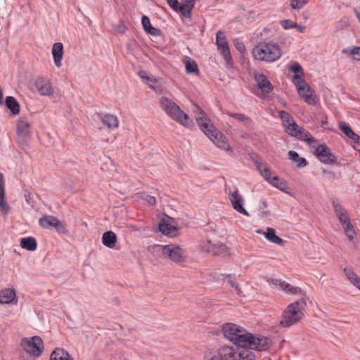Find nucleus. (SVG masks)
<instances>
[{
    "label": "nucleus",
    "mask_w": 360,
    "mask_h": 360,
    "mask_svg": "<svg viewBox=\"0 0 360 360\" xmlns=\"http://www.w3.org/2000/svg\"><path fill=\"white\" fill-rule=\"evenodd\" d=\"M0 209L4 216H7L10 211V206L8 205L6 198H0Z\"/></svg>",
    "instance_id": "45"
},
{
    "label": "nucleus",
    "mask_w": 360,
    "mask_h": 360,
    "mask_svg": "<svg viewBox=\"0 0 360 360\" xmlns=\"http://www.w3.org/2000/svg\"><path fill=\"white\" fill-rule=\"evenodd\" d=\"M50 360H73V359L64 349L56 348L51 352Z\"/></svg>",
    "instance_id": "23"
},
{
    "label": "nucleus",
    "mask_w": 360,
    "mask_h": 360,
    "mask_svg": "<svg viewBox=\"0 0 360 360\" xmlns=\"http://www.w3.org/2000/svg\"><path fill=\"white\" fill-rule=\"evenodd\" d=\"M352 283L360 290V278L359 276Z\"/></svg>",
    "instance_id": "60"
},
{
    "label": "nucleus",
    "mask_w": 360,
    "mask_h": 360,
    "mask_svg": "<svg viewBox=\"0 0 360 360\" xmlns=\"http://www.w3.org/2000/svg\"><path fill=\"white\" fill-rule=\"evenodd\" d=\"M237 360H255V355L249 346H237Z\"/></svg>",
    "instance_id": "19"
},
{
    "label": "nucleus",
    "mask_w": 360,
    "mask_h": 360,
    "mask_svg": "<svg viewBox=\"0 0 360 360\" xmlns=\"http://www.w3.org/2000/svg\"><path fill=\"white\" fill-rule=\"evenodd\" d=\"M322 174L328 180H333L336 179L335 174L332 171L323 169Z\"/></svg>",
    "instance_id": "52"
},
{
    "label": "nucleus",
    "mask_w": 360,
    "mask_h": 360,
    "mask_svg": "<svg viewBox=\"0 0 360 360\" xmlns=\"http://www.w3.org/2000/svg\"><path fill=\"white\" fill-rule=\"evenodd\" d=\"M54 228L56 229V231L60 234L66 235L68 233V231L66 229L65 223L58 219L55 223Z\"/></svg>",
    "instance_id": "42"
},
{
    "label": "nucleus",
    "mask_w": 360,
    "mask_h": 360,
    "mask_svg": "<svg viewBox=\"0 0 360 360\" xmlns=\"http://www.w3.org/2000/svg\"><path fill=\"white\" fill-rule=\"evenodd\" d=\"M297 92L305 103L309 105L316 104V96L314 94V91L311 89L309 86Z\"/></svg>",
    "instance_id": "21"
},
{
    "label": "nucleus",
    "mask_w": 360,
    "mask_h": 360,
    "mask_svg": "<svg viewBox=\"0 0 360 360\" xmlns=\"http://www.w3.org/2000/svg\"><path fill=\"white\" fill-rule=\"evenodd\" d=\"M145 200L151 205H153L156 203V199L154 196L147 195L145 198Z\"/></svg>",
    "instance_id": "57"
},
{
    "label": "nucleus",
    "mask_w": 360,
    "mask_h": 360,
    "mask_svg": "<svg viewBox=\"0 0 360 360\" xmlns=\"http://www.w3.org/2000/svg\"><path fill=\"white\" fill-rule=\"evenodd\" d=\"M57 220V217L52 215H48L40 218L39 220V224L41 227L48 229L51 226L54 227L55 223Z\"/></svg>",
    "instance_id": "30"
},
{
    "label": "nucleus",
    "mask_w": 360,
    "mask_h": 360,
    "mask_svg": "<svg viewBox=\"0 0 360 360\" xmlns=\"http://www.w3.org/2000/svg\"><path fill=\"white\" fill-rule=\"evenodd\" d=\"M219 357L221 360H237L238 347L224 346L221 347L218 352Z\"/></svg>",
    "instance_id": "15"
},
{
    "label": "nucleus",
    "mask_w": 360,
    "mask_h": 360,
    "mask_svg": "<svg viewBox=\"0 0 360 360\" xmlns=\"http://www.w3.org/2000/svg\"><path fill=\"white\" fill-rule=\"evenodd\" d=\"M288 69L296 75H304L303 68L296 61H292L288 64Z\"/></svg>",
    "instance_id": "40"
},
{
    "label": "nucleus",
    "mask_w": 360,
    "mask_h": 360,
    "mask_svg": "<svg viewBox=\"0 0 360 360\" xmlns=\"http://www.w3.org/2000/svg\"><path fill=\"white\" fill-rule=\"evenodd\" d=\"M281 25L285 30H288L294 27H297V23L294 22L291 20H283L281 21Z\"/></svg>",
    "instance_id": "48"
},
{
    "label": "nucleus",
    "mask_w": 360,
    "mask_h": 360,
    "mask_svg": "<svg viewBox=\"0 0 360 360\" xmlns=\"http://www.w3.org/2000/svg\"><path fill=\"white\" fill-rule=\"evenodd\" d=\"M201 247L203 250H205L207 252H211L214 255L218 254V251L216 250L217 248H219V249H222V250H224L225 248V245L221 243L219 245H215V244L212 243L210 241H207L204 245H201Z\"/></svg>",
    "instance_id": "33"
},
{
    "label": "nucleus",
    "mask_w": 360,
    "mask_h": 360,
    "mask_svg": "<svg viewBox=\"0 0 360 360\" xmlns=\"http://www.w3.org/2000/svg\"><path fill=\"white\" fill-rule=\"evenodd\" d=\"M97 117L101 120L102 124L110 129H115L119 126V121L117 116L107 113L103 115L101 113L97 112Z\"/></svg>",
    "instance_id": "14"
},
{
    "label": "nucleus",
    "mask_w": 360,
    "mask_h": 360,
    "mask_svg": "<svg viewBox=\"0 0 360 360\" xmlns=\"http://www.w3.org/2000/svg\"><path fill=\"white\" fill-rule=\"evenodd\" d=\"M21 347L29 354L35 357H39L44 350L42 339L37 335L32 338H24L21 340Z\"/></svg>",
    "instance_id": "8"
},
{
    "label": "nucleus",
    "mask_w": 360,
    "mask_h": 360,
    "mask_svg": "<svg viewBox=\"0 0 360 360\" xmlns=\"http://www.w3.org/2000/svg\"><path fill=\"white\" fill-rule=\"evenodd\" d=\"M16 297V292L14 289L4 288L0 290V304H8L13 302Z\"/></svg>",
    "instance_id": "17"
},
{
    "label": "nucleus",
    "mask_w": 360,
    "mask_h": 360,
    "mask_svg": "<svg viewBox=\"0 0 360 360\" xmlns=\"http://www.w3.org/2000/svg\"><path fill=\"white\" fill-rule=\"evenodd\" d=\"M5 105L9 109L12 115H16L20 112V104L18 101L11 96H6L5 99Z\"/></svg>",
    "instance_id": "24"
},
{
    "label": "nucleus",
    "mask_w": 360,
    "mask_h": 360,
    "mask_svg": "<svg viewBox=\"0 0 360 360\" xmlns=\"http://www.w3.org/2000/svg\"><path fill=\"white\" fill-rule=\"evenodd\" d=\"M342 53L352 56L354 60H360V46H352L345 49Z\"/></svg>",
    "instance_id": "34"
},
{
    "label": "nucleus",
    "mask_w": 360,
    "mask_h": 360,
    "mask_svg": "<svg viewBox=\"0 0 360 360\" xmlns=\"http://www.w3.org/2000/svg\"><path fill=\"white\" fill-rule=\"evenodd\" d=\"M210 360H221L219 356H214Z\"/></svg>",
    "instance_id": "61"
},
{
    "label": "nucleus",
    "mask_w": 360,
    "mask_h": 360,
    "mask_svg": "<svg viewBox=\"0 0 360 360\" xmlns=\"http://www.w3.org/2000/svg\"><path fill=\"white\" fill-rule=\"evenodd\" d=\"M288 158L290 160H292L293 162H297L298 158H300L299 154L294 150H290L288 152Z\"/></svg>",
    "instance_id": "56"
},
{
    "label": "nucleus",
    "mask_w": 360,
    "mask_h": 360,
    "mask_svg": "<svg viewBox=\"0 0 360 360\" xmlns=\"http://www.w3.org/2000/svg\"><path fill=\"white\" fill-rule=\"evenodd\" d=\"M227 115L229 117L236 119L238 122H243V123H245L246 124H250L252 122V120H251L250 117H248L245 115L242 114V113L228 112Z\"/></svg>",
    "instance_id": "36"
},
{
    "label": "nucleus",
    "mask_w": 360,
    "mask_h": 360,
    "mask_svg": "<svg viewBox=\"0 0 360 360\" xmlns=\"http://www.w3.org/2000/svg\"><path fill=\"white\" fill-rule=\"evenodd\" d=\"M227 277L229 278L228 282L229 283L231 286L234 288L238 291V292L239 293L240 291L239 284L235 281V279H233L231 278V274H228Z\"/></svg>",
    "instance_id": "53"
},
{
    "label": "nucleus",
    "mask_w": 360,
    "mask_h": 360,
    "mask_svg": "<svg viewBox=\"0 0 360 360\" xmlns=\"http://www.w3.org/2000/svg\"><path fill=\"white\" fill-rule=\"evenodd\" d=\"M304 75H295L292 77V82L295 85L297 91L303 90V89L308 87V84L303 78Z\"/></svg>",
    "instance_id": "32"
},
{
    "label": "nucleus",
    "mask_w": 360,
    "mask_h": 360,
    "mask_svg": "<svg viewBox=\"0 0 360 360\" xmlns=\"http://www.w3.org/2000/svg\"><path fill=\"white\" fill-rule=\"evenodd\" d=\"M297 27H294L295 29H296L300 33H304L305 32V30H306V27L304 26V25H298L297 23Z\"/></svg>",
    "instance_id": "59"
},
{
    "label": "nucleus",
    "mask_w": 360,
    "mask_h": 360,
    "mask_svg": "<svg viewBox=\"0 0 360 360\" xmlns=\"http://www.w3.org/2000/svg\"><path fill=\"white\" fill-rule=\"evenodd\" d=\"M337 217H338L340 224H342V228H344L345 226H350V224H352L349 217L348 216V214L346 212H345L344 214H340Z\"/></svg>",
    "instance_id": "44"
},
{
    "label": "nucleus",
    "mask_w": 360,
    "mask_h": 360,
    "mask_svg": "<svg viewBox=\"0 0 360 360\" xmlns=\"http://www.w3.org/2000/svg\"><path fill=\"white\" fill-rule=\"evenodd\" d=\"M216 44L224 60L229 62L231 60V55L228 45L227 39L223 32L219 30L216 34Z\"/></svg>",
    "instance_id": "11"
},
{
    "label": "nucleus",
    "mask_w": 360,
    "mask_h": 360,
    "mask_svg": "<svg viewBox=\"0 0 360 360\" xmlns=\"http://www.w3.org/2000/svg\"><path fill=\"white\" fill-rule=\"evenodd\" d=\"M295 138L301 141H307L309 143L315 141L314 138L303 127H300L298 131H297Z\"/></svg>",
    "instance_id": "31"
},
{
    "label": "nucleus",
    "mask_w": 360,
    "mask_h": 360,
    "mask_svg": "<svg viewBox=\"0 0 360 360\" xmlns=\"http://www.w3.org/2000/svg\"><path fill=\"white\" fill-rule=\"evenodd\" d=\"M221 331L224 338L236 346H249L250 349L263 352L268 350L271 345L269 338L262 335H254L244 328L233 323L223 324Z\"/></svg>",
    "instance_id": "1"
},
{
    "label": "nucleus",
    "mask_w": 360,
    "mask_h": 360,
    "mask_svg": "<svg viewBox=\"0 0 360 360\" xmlns=\"http://www.w3.org/2000/svg\"><path fill=\"white\" fill-rule=\"evenodd\" d=\"M307 3V0H290V6L292 9H300Z\"/></svg>",
    "instance_id": "47"
},
{
    "label": "nucleus",
    "mask_w": 360,
    "mask_h": 360,
    "mask_svg": "<svg viewBox=\"0 0 360 360\" xmlns=\"http://www.w3.org/2000/svg\"><path fill=\"white\" fill-rule=\"evenodd\" d=\"M300 128V127L295 122H292L291 124H285V131L290 136L295 137Z\"/></svg>",
    "instance_id": "38"
},
{
    "label": "nucleus",
    "mask_w": 360,
    "mask_h": 360,
    "mask_svg": "<svg viewBox=\"0 0 360 360\" xmlns=\"http://www.w3.org/2000/svg\"><path fill=\"white\" fill-rule=\"evenodd\" d=\"M264 235L265 238L271 243H276L281 246H283L285 244V240L276 235L275 230L272 228H267L266 231L264 232Z\"/></svg>",
    "instance_id": "25"
},
{
    "label": "nucleus",
    "mask_w": 360,
    "mask_h": 360,
    "mask_svg": "<svg viewBox=\"0 0 360 360\" xmlns=\"http://www.w3.org/2000/svg\"><path fill=\"white\" fill-rule=\"evenodd\" d=\"M269 184L272 185L274 187L284 192H286V189L288 188V186L285 181L281 180L278 177V180L271 181Z\"/></svg>",
    "instance_id": "39"
},
{
    "label": "nucleus",
    "mask_w": 360,
    "mask_h": 360,
    "mask_svg": "<svg viewBox=\"0 0 360 360\" xmlns=\"http://www.w3.org/2000/svg\"><path fill=\"white\" fill-rule=\"evenodd\" d=\"M36 86L38 92L41 96H51L53 93V89L50 82L49 81H37Z\"/></svg>",
    "instance_id": "18"
},
{
    "label": "nucleus",
    "mask_w": 360,
    "mask_h": 360,
    "mask_svg": "<svg viewBox=\"0 0 360 360\" xmlns=\"http://www.w3.org/2000/svg\"><path fill=\"white\" fill-rule=\"evenodd\" d=\"M5 198L6 194H5V188H4V184L3 180V176L1 174H0V198Z\"/></svg>",
    "instance_id": "54"
},
{
    "label": "nucleus",
    "mask_w": 360,
    "mask_h": 360,
    "mask_svg": "<svg viewBox=\"0 0 360 360\" xmlns=\"http://www.w3.org/2000/svg\"><path fill=\"white\" fill-rule=\"evenodd\" d=\"M340 130L349 139L357 142L359 139V136L354 133L351 127L345 122H342L339 124Z\"/></svg>",
    "instance_id": "28"
},
{
    "label": "nucleus",
    "mask_w": 360,
    "mask_h": 360,
    "mask_svg": "<svg viewBox=\"0 0 360 360\" xmlns=\"http://www.w3.org/2000/svg\"><path fill=\"white\" fill-rule=\"evenodd\" d=\"M281 288L287 293L292 294V295H298L301 293L302 290L298 287H295L290 285L288 283H286L285 281H283V283H281Z\"/></svg>",
    "instance_id": "35"
},
{
    "label": "nucleus",
    "mask_w": 360,
    "mask_h": 360,
    "mask_svg": "<svg viewBox=\"0 0 360 360\" xmlns=\"http://www.w3.org/2000/svg\"><path fill=\"white\" fill-rule=\"evenodd\" d=\"M314 155H315L322 163L326 165L335 164L337 160L335 155L332 153L329 147L325 143L319 144L316 147Z\"/></svg>",
    "instance_id": "10"
},
{
    "label": "nucleus",
    "mask_w": 360,
    "mask_h": 360,
    "mask_svg": "<svg viewBox=\"0 0 360 360\" xmlns=\"http://www.w3.org/2000/svg\"><path fill=\"white\" fill-rule=\"evenodd\" d=\"M279 115H280L281 119L283 121V124L284 128H285V124H291V122H295L293 120L292 117L288 112H285L284 110H281L279 112Z\"/></svg>",
    "instance_id": "41"
},
{
    "label": "nucleus",
    "mask_w": 360,
    "mask_h": 360,
    "mask_svg": "<svg viewBox=\"0 0 360 360\" xmlns=\"http://www.w3.org/2000/svg\"><path fill=\"white\" fill-rule=\"evenodd\" d=\"M269 283H272V284H274V285H278L281 287V283H283V281H281V280L279 279H274V278H269L268 279L267 281Z\"/></svg>",
    "instance_id": "58"
},
{
    "label": "nucleus",
    "mask_w": 360,
    "mask_h": 360,
    "mask_svg": "<svg viewBox=\"0 0 360 360\" xmlns=\"http://www.w3.org/2000/svg\"><path fill=\"white\" fill-rule=\"evenodd\" d=\"M195 119L200 129L210 139V141L218 148L224 150H230L228 140L224 134L217 130L211 122L210 118L206 115L199 106H195L194 110Z\"/></svg>",
    "instance_id": "2"
},
{
    "label": "nucleus",
    "mask_w": 360,
    "mask_h": 360,
    "mask_svg": "<svg viewBox=\"0 0 360 360\" xmlns=\"http://www.w3.org/2000/svg\"><path fill=\"white\" fill-rule=\"evenodd\" d=\"M52 55L55 65L57 68H60L63 56V45L62 43L56 42L53 44L52 47Z\"/></svg>",
    "instance_id": "16"
},
{
    "label": "nucleus",
    "mask_w": 360,
    "mask_h": 360,
    "mask_svg": "<svg viewBox=\"0 0 360 360\" xmlns=\"http://www.w3.org/2000/svg\"><path fill=\"white\" fill-rule=\"evenodd\" d=\"M296 163L297 167L300 168L304 167L308 165V162L307 161V160L304 158L300 157L298 158Z\"/></svg>",
    "instance_id": "55"
},
{
    "label": "nucleus",
    "mask_w": 360,
    "mask_h": 360,
    "mask_svg": "<svg viewBox=\"0 0 360 360\" xmlns=\"http://www.w3.org/2000/svg\"><path fill=\"white\" fill-rule=\"evenodd\" d=\"M158 229L162 233L166 236L171 235L172 233V231L176 230V229L174 226L166 222L160 223Z\"/></svg>",
    "instance_id": "37"
},
{
    "label": "nucleus",
    "mask_w": 360,
    "mask_h": 360,
    "mask_svg": "<svg viewBox=\"0 0 360 360\" xmlns=\"http://www.w3.org/2000/svg\"><path fill=\"white\" fill-rule=\"evenodd\" d=\"M344 271L347 277V278L350 281L351 283L355 280L358 276L354 272L353 270L347 268L344 269Z\"/></svg>",
    "instance_id": "51"
},
{
    "label": "nucleus",
    "mask_w": 360,
    "mask_h": 360,
    "mask_svg": "<svg viewBox=\"0 0 360 360\" xmlns=\"http://www.w3.org/2000/svg\"><path fill=\"white\" fill-rule=\"evenodd\" d=\"M24 198L26 201V202L31 205L32 207L34 206V201L33 200V197L32 193L27 189L24 190Z\"/></svg>",
    "instance_id": "49"
},
{
    "label": "nucleus",
    "mask_w": 360,
    "mask_h": 360,
    "mask_svg": "<svg viewBox=\"0 0 360 360\" xmlns=\"http://www.w3.org/2000/svg\"><path fill=\"white\" fill-rule=\"evenodd\" d=\"M234 46L241 53H245L246 51L244 43L239 39L234 40Z\"/></svg>",
    "instance_id": "50"
},
{
    "label": "nucleus",
    "mask_w": 360,
    "mask_h": 360,
    "mask_svg": "<svg viewBox=\"0 0 360 360\" xmlns=\"http://www.w3.org/2000/svg\"><path fill=\"white\" fill-rule=\"evenodd\" d=\"M229 200L233 208L240 214L249 216L248 212L244 208V198L238 190L231 192L229 195Z\"/></svg>",
    "instance_id": "12"
},
{
    "label": "nucleus",
    "mask_w": 360,
    "mask_h": 360,
    "mask_svg": "<svg viewBox=\"0 0 360 360\" xmlns=\"http://www.w3.org/2000/svg\"><path fill=\"white\" fill-rule=\"evenodd\" d=\"M306 305V301L303 298L290 304L282 314L280 326L288 328L301 321L304 316Z\"/></svg>",
    "instance_id": "4"
},
{
    "label": "nucleus",
    "mask_w": 360,
    "mask_h": 360,
    "mask_svg": "<svg viewBox=\"0 0 360 360\" xmlns=\"http://www.w3.org/2000/svg\"><path fill=\"white\" fill-rule=\"evenodd\" d=\"M160 105L172 120L186 127H193V122L189 120L188 115L172 100L162 96L160 99Z\"/></svg>",
    "instance_id": "5"
},
{
    "label": "nucleus",
    "mask_w": 360,
    "mask_h": 360,
    "mask_svg": "<svg viewBox=\"0 0 360 360\" xmlns=\"http://www.w3.org/2000/svg\"><path fill=\"white\" fill-rule=\"evenodd\" d=\"M343 229L348 240L351 242H353L354 236L356 235L353 225L350 224V226L344 227Z\"/></svg>",
    "instance_id": "43"
},
{
    "label": "nucleus",
    "mask_w": 360,
    "mask_h": 360,
    "mask_svg": "<svg viewBox=\"0 0 360 360\" xmlns=\"http://www.w3.org/2000/svg\"><path fill=\"white\" fill-rule=\"evenodd\" d=\"M117 242V236L116 234L111 231H108L105 232L102 236V243L103 244L108 248H114Z\"/></svg>",
    "instance_id": "22"
},
{
    "label": "nucleus",
    "mask_w": 360,
    "mask_h": 360,
    "mask_svg": "<svg viewBox=\"0 0 360 360\" xmlns=\"http://www.w3.org/2000/svg\"><path fill=\"white\" fill-rule=\"evenodd\" d=\"M327 123L326 121H322L321 122V125L323 126L324 124H326Z\"/></svg>",
    "instance_id": "62"
},
{
    "label": "nucleus",
    "mask_w": 360,
    "mask_h": 360,
    "mask_svg": "<svg viewBox=\"0 0 360 360\" xmlns=\"http://www.w3.org/2000/svg\"><path fill=\"white\" fill-rule=\"evenodd\" d=\"M257 169L261 176L267 181L278 180L277 176H272L271 172L267 167H263L262 163L258 160H255Z\"/></svg>",
    "instance_id": "20"
},
{
    "label": "nucleus",
    "mask_w": 360,
    "mask_h": 360,
    "mask_svg": "<svg viewBox=\"0 0 360 360\" xmlns=\"http://www.w3.org/2000/svg\"><path fill=\"white\" fill-rule=\"evenodd\" d=\"M162 256L175 263H181L186 261L185 251L179 245L174 244L160 246Z\"/></svg>",
    "instance_id": "7"
},
{
    "label": "nucleus",
    "mask_w": 360,
    "mask_h": 360,
    "mask_svg": "<svg viewBox=\"0 0 360 360\" xmlns=\"http://www.w3.org/2000/svg\"><path fill=\"white\" fill-rule=\"evenodd\" d=\"M20 246L25 250L34 251L37 248V243L33 237L22 238L20 240Z\"/></svg>",
    "instance_id": "27"
},
{
    "label": "nucleus",
    "mask_w": 360,
    "mask_h": 360,
    "mask_svg": "<svg viewBox=\"0 0 360 360\" xmlns=\"http://www.w3.org/2000/svg\"><path fill=\"white\" fill-rule=\"evenodd\" d=\"M332 205H333V209H334V212H335V213L336 214L337 216H338L340 214H344L345 212V209L338 202V201L337 200L333 199L332 200Z\"/></svg>",
    "instance_id": "46"
},
{
    "label": "nucleus",
    "mask_w": 360,
    "mask_h": 360,
    "mask_svg": "<svg viewBox=\"0 0 360 360\" xmlns=\"http://www.w3.org/2000/svg\"><path fill=\"white\" fill-rule=\"evenodd\" d=\"M166 1L174 11L180 13L184 18H190L191 17L195 0H181V4H179L178 0H166Z\"/></svg>",
    "instance_id": "9"
},
{
    "label": "nucleus",
    "mask_w": 360,
    "mask_h": 360,
    "mask_svg": "<svg viewBox=\"0 0 360 360\" xmlns=\"http://www.w3.org/2000/svg\"><path fill=\"white\" fill-rule=\"evenodd\" d=\"M253 58L259 61L273 63L278 60L282 55L279 45L274 42H259L252 49Z\"/></svg>",
    "instance_id": "3"
},
{
    "label": "nucleus",
    "mask_w": 360,
    "mask_h": 360,
    "mask_svg": "<svg viewBox=\"0 0 360 360\" xmlns=\"http://www.w3.org/2000/svg\"><path fill=\"white\" fill-rule=\"evenodd\" d=\"M17 141L20 147L25 149L31 140V124L25 117H20L16 124Z\"/></svg>",
    "instance_id": "6"
},
{
    "label": "nucleus",
    "mask_w": 360,
    "mask_h": 360,
    "mask_svg": "<svg viewBox=\"0 0 360 360\" xmlns=\"http://www.w3.org/2000/svg\"><path fill=\"white\" fill-rule=\"evenodd\" d=\"M141 23L144 30L148 34L153 36H158L160 34V30L151 25L150 18L148 16L143 15L142 17Z\"/></svg>",
    "instance_id": "26"
},
{
    "label": "nucleus",
    "mask_w": 360,
    "mask_h": 360,
    "mask_svg": "<svg viewBox=\"0 0 360 360\" xmlns=\"http://www.w3.org/2000/svg\"><path fill=\"white\" fill-rule=\"evenodd\" d=\"M255 80L257 82V88L262 92L269 94L273 91L271 83L263 73H255Z\"/></svg>",
    "instance_id": "13"
},
{
    "label": "nucleus",
    "mask_w": 360,
    "mask_h": 360,
    "mask_svg": "<svg viewBox=\"0 0 360 360\" xmlns=\"http://www.w3.org/2000/svg\"><path fill=\"white\" fill-rule=\"evenodd\" d=\"M183 61L187 73L198 74L199 72L198 66L194 60L191 59L188 56H185Z\"/></svg>",
    "instance_id": "29"
}]
</instances>
